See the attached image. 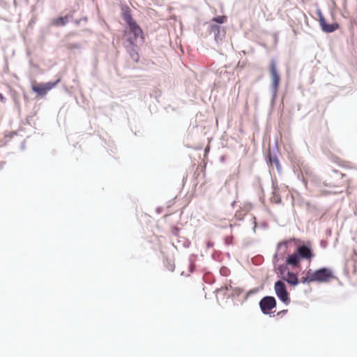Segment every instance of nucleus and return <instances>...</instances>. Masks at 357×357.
Here are the masks:
<instances>
[{"label": "nucleus", "mask_w": 357, "mask_h": 357, "mask_svg": "<svg viewBox=\"0 0 357 357\" xmlns=\"http://www.w3.org/2000/svg\"><path fill=\"white\" fill-rule=\"evenodd\" d=\"M122 17L126 23L123 33V45H138V43H144L145 37L143 30L132 18L129 8L123 10Z\"/></svg>", "instance_id": "obj_1"}, {"label": "nucleus", "mask_w": 357, "mask_h": 357, "mask_svg": "<svg viewBox=\"0 0 357 357\" xmlns=\"http://www.w3.org/2000/svg\"><path fill=\"white\" fill-rule=\"evenodd\" d=\"M335 278L334 273L331 268H321L313 271L308 269L302 273L300 281L303 284H310L312 282L326 283L329 282Z\"/></svg>", "instance_id": "obj_2"}, {"label": "nucleus", "mask_w": 357, "mask_h": 357, "mask_svg": "<svg viewBox=\"0 0 357 357\" xmlns=\"http://www.w3.org/2000/svg\"><path fill=\"white\" fill-rule=\"evenodd\" d=\"M61 82V79H57L55 82H49L47 83H40V84H33L31 86V89L33 91L36 93L40 96H43L46 95V93L54 88L59 82Z\"/></svg>", "instance_id": "obj_3"}, {"label": "nucleus", "mask_w": 357, "mask_h": 357, "mask_svg": "<svg viewBox=\"0 0 357 357\" xmlns=\"http://www.w3.org/2000/svg\"><path fill=\"white\" fill-rule=\"evenodd\" d=\"M274 288L275 294L279 299L285 304H289L290 303V298L284 282L281 280L277 281L275 283Z\"/></svg>", "instance_id": "obj_4"}, {"label": "nucleus", "mask_w": 357, "mask_h": 357, "mask_svg": "<svg viewBox=\"0 0 357 357\" xmlns=\"http://www.w3.org/2000/svg\"><path fill=\"white\" fill-rule=\"evenodd\" d=\"M279 273L282 280L288 282L290 285L296 286L301 282L296 274L287 270L284 267L278 268Z\"/></svg>", "instance_id": "obj_5"}, {"label": "nucleus", "mask_w": 357, "mask_h": 357, "mask_svg": "<svg viewBox=\"0 0 357 357\" xmlns=\"http://www.w3.org/2000/svg\"><path fill=\"white\" fill-rule=\"evenodd\" d=\"M276 306V300L273 296H265L259 302L261 312L265 314L271 313L272 309Z\"/></svg>", "instance_id": "obj_6"}, {"label": "nucleus", "mask_w": 357, "mask_h": 357, "mask_svg": "<svg viewBox=\"0 0 357 357\" xmlns=\"http://www.w3.org/2000/svg\"><path fill=\"white\" fill-rule=\"evenodd\" d=\"M296 252L300 256L301 259H304L309 262H311L312 259L314 257V255L310 247L306 245L298 246L296 249Z\"/></svg>", "instance_id": "obj_7"}, {"label": "nucleus", "mask_w": 357, "mask_h": 357, "mask_svg": "<svg viewBox=\"0 0 357 357\" xmlns=\"http://www.w3.org/2000/svg\"><path fill=\"white\" fill-rule=\"evenodd\" d=\"M270 73L273 79L272 82V86L274 89V90L276 91L279 87L280 85V75L278 73L277 68H276V63L275 60H271L269 66Z\"/></svg>", "instance_id": "obj_8"}, {"label": "nucleus", "mask_w": 357, "mask_h": 357, "mask_svg": "<svg viewBox=\"0 0 357 357\" xmlns=\"http://www.w3.org/2000/svg\"><path fill=\"white\" fill-rule=\"evenodd\" d=\"M319 24L322 31L326 33H331L339 29V24L337 23L328 24L322 15L320 16Z\"/></svg>", "instance_id": "obj_9"}, {"label": "nucleus", "mask_w": 357, "mask_h": 357, "mask_svg": "<svg viewBox=\"0 0 357 357\" xmlns=\"http://www.w3.org/2000/svg\"><path fill=\"white\" fill-rule=\"evenodd\" d=\"M138 45H124V47L126 48L127 52L129 54L130 57L132 59V60L135 62H138L139 60V55L138 53L137 50Z\"/></svg>", "instance_id": "obj_10"}, {"label": "nucleus", "mask_w": 357, "mask_h": 357, "mask_svg": "<svg viewBox=\"0 0 357 357\" xmlns=\"http://www.w3.org/2000/svg\"><path fill=\"white\" fill-rule=\"evenodd\" d=\"M286 262L287 264L293 266H299L301 262L300 256L296 252L287 257Z\"/></svg>", "instance_id": "obj_11"}, {"label": "nucleus", "mask_w": 357, "mask_h": 357, "mask_svg": "<svg viewBox=\"0 0 357 357\" xmlns=\"http://www.w3.org/2000/svg\"><path fill=\"white\" fill-rule=\"evenodd\" d=\"M70 19V16L66 15L63 17H59L57 18L54 19L51 22V25L54 26H63L66 25Z\"/></svg>", "instance_id": "obj_12"}, {"label": "nucleus", "mask_w": 357, "mask_h": 357, "mask_svg": "<svg viewBox=\"0 0 357 357\" xmlns=\"http://www.w3.org/2000/svg\"><path fill=\"white\" fill-rule=\"evenodd\" d=\"M271 201L272 203L275 204L281 203V196L279 192V189L278 188L274 187L272 196L271 197Z\"/></svg>", "instance_id": "obj_13"}, {"label": "nucleus", "mask_w": 357, "mask_h": 357, "mask_svg": "<svg viewBox=\"0 0 357 357\" xmlns=\"http://www.w3.org/2000/svg\"><path fill=\"white\" fill-rule=\"evenodd\" d=\"M226 20H227L226 16L222 15V16H218V17H213L212 19V21L220 23V24H223L226 22Z\"/></svg>", "instance_id": "obj_14"}, {"label": "nucleus", "mask_w": 357, "mask_h": 357, "mask_svg": "<svg viewBox=\"0 0 357 357\" xmlns=\"http://www.w3.org/2000/svg\"><path fill=\"white\" fill-rule=\"evenodd\" d=\"M65 47L68 50H74L79 48L80 45L77 43H66Z\"/></svg>", "instance_id": "obj_15"}, {"label": "nucleus", "mask_w": 357, "mask_h": 357, "mask_svg": "<svg viewBox=\"0 0 357 357\" xmlns=\"http://www.w3.org/2000/svg\"><path fill=\"white\" fill-rule=\"evenodd\" d=\"M218 29H219V26H217V25H211V31L217 30Z\"/></svg>", "instance_id": "obj_16"}, {"label": "nucleus", "mask_w": 357, "mask_h": 357, "mask_svg": "<svg viewBox=\"0 0 357 357\" xmlns=\"http://www.w3.org/2000/svg\"><path fill=\"white\" fill-rule=\"evenodd\" d=\"M0 101L1 102H3L4 101V97H3V96L1 93H0Z\"/></svg>", "instance_id": "obj_17"}, {"label": "nucleus", "mask_w": 357, "mask_h": 357, "mask_svg": "<svg viewBox=\"0 0 357 357\" xmlns=\"http://www.w3.org/2000/svg\"><path fill=\"white\" fill-rule=\"evenodd\" d=\"M287 310H282V311H281V312H279L278 313V315H280V314H282V313H284V312H287Z\"/></svg>", "instance_id": "obj_18"}, {"label": "nucleus", "mask_w": 357, "mask_h": 357, "mask_svg": "<svg viewBox=\"0 0 357 357\" xmlns=\"http://www.w3.org/2000/svg\"><path fill=\"white\" fill-rule=\"evenodd\" d=\"M340 176L342 178L345 175L342 173H340Z\"/></svg>", "instance_id": "obj_19"}, {"label": "nucleus", "mask_w": 357, "mask_h": 357, "mask_svg": "<svg viewBox=\"0 0 357 357\" xmlns=\"http://www.w3.org/2000/svg\"><path fill=\"white\" fill-rule=\"evenodd\" d=\"M275 163L277 165H279V162L277 160H275Z\"/></svg>", "instance_id": "obj_20"}]
</instances>
